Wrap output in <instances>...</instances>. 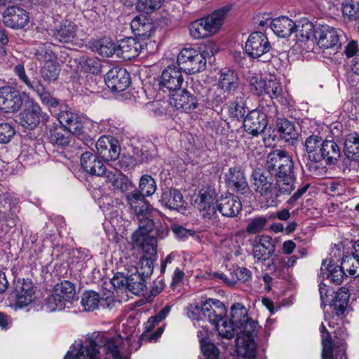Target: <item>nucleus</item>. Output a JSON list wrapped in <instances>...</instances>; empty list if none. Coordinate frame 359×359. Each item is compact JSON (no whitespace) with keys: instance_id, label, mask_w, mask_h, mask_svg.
I'll return each mask as SVG.
<instances>
[{"instance_id":"1","label":"nucleus","mask_w":359,"mask_h":359,"mask_svg":"<svg viewBox=\"0 0 359 359\" xmlns=\"http://www.w3.org/2000/svg\"><path fill=\"white\" fill-rule=\"evenodd\" d=\"M304 150L311 163L325 161L327 164H334L341 156L337 144L332 140H323L322 137L311 135L304 141Z\"/></svg>"},{"instance_id":"2","label":"nucleus","mask_w":359,"mask_h":359,"mask_svg":"<svg viewBox=\"0 0 359 359\" xmlns=\"http://www.w3.org/2000/svg\"><path fill=\"white\" fill-rule=\"evenodd\" d=\"M266 167L276 180H281L290 190L294 189L293 161L286 151L277 149L271 152L267 156Z\"/></svg>"},{"instance_id":"3","label":"nucleus","mask_w":359,"mask_h":359,"mask_svg":"<svg viewBox=\"0 0 359 359\" xmlns=\"http://www.w3.org/2000/svg\"><path fill=\"white\" fill-rule=\"evenodd\" d=\"M251 178L252 189L267 201L273 202L280 196L290 194L292 191L281 180H276L274 182L269 173L259 169L252 171Z\"/></svg>"},{"instance_id":"4","label":"nucleus","mask_w":359,"mask_h":359,"mask_svg":"<svg viewBox=\"0 0 359 359\" xmlns=\"http://www.w3.org/2000/svg\"><path fill=\"white\" fill-rule=\"evenodd\" d=\"M214 55L212 46H200L183 48L177 57V62L182 65L184 70L189 74H194L205 69L207 58Z\"/></svg>"},{"instance_id":"5","label":"nucleus","mask_w":359,"mask_h":359,"mask_svg":"<svg viewBox=\"0 0 359 359\" xmlns=\"http://www.w3.org/2000/svg\"><path fill=\"white\" fill-rule=\"evenodd\" d=\"M217 194L210 187L199 190L194 199V207L199 211L201 216L205 222L214 224L217 222V212L216 200Z\"/></svg>"},{"instance_id":"6","label":"nucleus","mask_w":359,"mask_h":359,"mask_svg":"<svg viewBox=\"0 0 359 359\" xmlns=\"http://www.w3.org/2000/svg\"><path fill=\"white\" fill-rule=\"evenodd\" d=\"M100 61L95 57H81L77 62L76 72L79 74L81 83L86 86L88 90H97V77L101 72Z\"/></svg>"},{"instance_id":"7","label":"nucleus","mask_w":359,"mask_h":359,"mask_svg":"<svg viewBox=\"0 0 359 359\" xmlns=\"http://www.w3.org/2000/svg\"><path fill=\"white\" fill-rule=\"evenodd\" d=\"M316 41L317 45H357L354 40L348 41L344 32L327 25H318L316 30Z\"/></svg>"},{"instance_id":"8","label":"nucleus","mask_w":359,"mask_h":359,"mask_svg":"<svg viewBox=\"0 0 359 359\" xmlns=\"http://www.w3.org/2000/svg\"><path fill=\"white\" fill-rule=\"evenodd\" d=\"M29 99L26 93H21L10 86L0 88V110L6 113L18 111Z\"/></svg>"},{"instance_id":"9","label":"nucleus","mask_w":359,"mask_h":359,"mask_svg":"<svg viewBox=\"0 0 359 359\" xmlns=\"http://www.w3.org/2000/svg\"><path fill=\"white\" fill-rule=\"evenodd\" d=\"M75 294V287L71 282L64 280L57 283L51 296L48 298V304L50 310L62 309L66 302L73 300Z\"/></svg>"},{"instance_id":"10","label":"nucleus","mask_w":359,"mask_h":359,"mask_svg":"<svg viewBox=\"0 0 359 359\" xmlns=\"http://www.w3.org/2000/svg\"><path fill=\"white\" fill-rule=\"evenodd\" d=\"M9 298L20 308L29 305L36 298L32 282L25 279L15 280L13 290L10 294Z\"/></svg>"},{"instance_id":"11","label":"nucleus","mask_w":359,"mask_h":359,"mask_svg":"<svg viewBox=\"0 0 359 359\" xmlns=\"http://www.w3.org/2000/svg\"><path fill=\"white\" fill-rule=\"evenodd\" d=\"M104 82L112 91L122 92L130 86V77L125 68L114 67L106 74Z\"/></svg>"},{"instance_id":"12","label":"nucleus","mask_w":359,"mask_h":359,"mask_svg":"<svg viewBox=\"0 0 359 359\" xmlns=\"http://www.w3.org/2000/svg\"><path fill=\"white\" fill-rule=\"evenodd\" d=\"M2 17L4 25L13 29L23 28L27 25L29 19L27 12L16 6H8L4 11Z\"/></svg>"},{"instance_id":"13","label":"nucleus","mask_w":359,"mask_h":359,"mask_svg":"<svg viewBox=\"0 0 359 359\" xmlns=\"http://www.w3.org/2000/svg\"><path fill=\"white\" fill-rule=\"evenodd\" d=\"M25 107L24 110L19 114V122L25 128L34 129L40 122L41 109L29 98L25 102Z\"/></svg>"},{"instance_id":"14","label":"nucleus","mask_w":359,"mask_h":359,"mask_svg":"<svg viewBox=\"0 0 359 359\" xmlns=\"http://www.w3.org/2000/svg\"><path fill=\"white\" fill-rule=\"evenodd\" d=\"M322 344H323V359H334V355L336 359H347L345 354L346 344L344 342H340L339 344H332L328 332L325 326L321 325Z\"/></svg>"},{"instance_id":"15","label":"nucleus","mask_w":359,"mask_h":359,"mask_svg":"<svg viewBox=\"0 0 359 359\" xmlns=\"http://www.w3.org/2000/svg\"><path fill=\"white\" fill-rule=\"evenodd\" d=\"M268 124L266 114L259 110H252L243 120V126L247 133L254 136L263 133Z\"/></svg>"},{"instance_id":"16","label":"nucleus","mask_w":359,"mask_h":359,"mask_svg":"<svg viewBox=\"0 0 359 359\" xmlns=\"http://www.w3.org/2000/svg\"><path fill=\"white\" fill-rule=\"evenodd\" d=\"M83 118L72 110H62L57 114V120L72 134L81 135L83 133Z\"/></svg>"},{"instance_id":"17","label":"nucleus","mask_w":359,"mask_h":359,"mask_svg":"<svg viewBox=\"0 0 359 359\" xmlns=\"http://www.w3.org/2000/svg\"><path fill=\"white\" fill-rule=\"evenodd\" d=\"M99 156L106 161L116 160L120 154V147L116 140L111 137L102 136L96 142Z\"/></svg>"},{"instance_id":"18","label":"nucleus","mask_w":359,"mask_h":359,"mask_svg":"<svg viewBox=\"0 0 359 359\" xmlns=\"http://www.w3.org/2000/svg\"><path fill=\"white\" fill-rule=\"evenodd\" d=\"M226 314L224 304L218 299H209L202 304V316L212 325L222 320Z\"/></svg>"},{"instance_id":"19","label":"nucleus","mask_w":359,"mask_h":359,"mask_svg":"<svg viewBox=\"0 0 359 359\" xmlns=\"http://www.w3.org/2000/svg\"><path fill=\"white\" fill-rule=\"evenodd\" d=\"M316 27L307 18L298 20L295 22V28L293 32L295 34L296 41L304 43H315Z\"/></svg>"},{"instance_id":"20","label":"nucleus","mask_w":359,"mask_h":359,"mask_svg":"<svg viewBox=\"0 0 359 359\" xmlns=\"http://www.w3.org/2000/svg\"><path fill=\"white\" fill-rule=\"evenodd\" d=\"M226 182L230 189L237 193L243 194L249 190L244 171L240 168L233 167L229 170Z\"/></svg>"},{"instance_id":"21","label":"nucleus","mask_w":359,"mask_h":359,"mask_svg":"<svg viewBox=\"0 0 359 359\" xmlns=\"http://www.w3.org/2000/svg\"><path fill=\"white\" fill-rule=\"evenodd\" d=\"M253 255L258 260L269 259L275 251V245L270 236H261L256 238L252 243Z\"/></svg>"},{"instance_id":"22","label":"nucleus","mask_w":359,"mask_h":359,"mask_svg":"<svg viewBox=\"0 0 359 359\" xmlns=\"http://www.w3.org/2000/svg\"><path fill=\"white\" fill-rule=\"evenodd\" d=\"M217 210L224 217H236L242 210V204L238 196L229 194L221 196L217 201Z\"/></svg>"},{"instance_id":"23","label":"nucleus","mask_w":359,"mask_h":359,"mask_svg":"<svg viewBox=\"0 0 359 359\" xmlns=\"http://www.w3.org/2000/svg\"><path fill=\"white\" fill-rule=\"evenodd\" d=\"M229 11V6H224L212 12L207 16L202 18L205 24V27H206L211 36L220 30L224 24V19Z\"/></svg>"},{"instance_id":"24","label":"nucleus","mask_w":359,"mask_h":359,"mask_svg":"<svg viewBox=\"0 0 359 359\" xmlns=\"http://www.w3.org/2000/svg\"><path fill=\"white\" fill-rule=\"evenodd\" d=\"M218 87L229 95L237 94V92L240 91L237 73L229 69H222L219 78Z\"/></svg>"},{"instance_id":"25","label":"nucleus","mask_w":359,"mask_h":359,"mask_svg":"<svg viewBox=\"0 0 359 359\" xmlns=\"http://www.w3.org/2000/svg\"><path fill=\"white\" fill-rule=\"evenodd\" d=\"M184 81L182 74L177 67H168L162 73L161 85L169 90H180Z\"/></svg>"},{"instance_id":"26","label":"nucleus","mask_w":359,"mask_h":359,"mask_svg":"<svg viewBox=\"0 0 359 359\" xmlns=\"http://www.w3.org/2000/svg\"><path fill=\"white\" fill-rule=\"evenodd\" d=\"M320 272L323 278L329 279L336 285L342 283L345 275V271L341 265H334L332 261L328 259L323 260Z\"/></svg>"},{"instance_id":"27","label":"nucleus","mask_w":359,"mask_h":359,"mask_svg":"<svg viewBox=\"0 0 359 359\" xmlns=\"http://www.w3.org/2000/svg\"><path fill=\"white\" fill-rule=\"evenodd\" d=\"M81 165L86 172L93 175L104 176L106 172V168L102 162L90 152H85L81 155Z\"/></svg>"},{"instance_id":"28","label":"nucleus","mask_w":359,"mask_h":359,"mask_svg":"<svg viewBox=\"0 0 359 359\" xmlns=\"http://www.w3.org/2000/svg\"><path fill=\"white\" fill-rule=\"evenodd\" d=\"M172 101L177 109L185 112H189L198 107V100L187 90L173 95Z\"/></svg>"},{"instance_id":"29","label":"nucleus","mask_w":359,"mask_h":359,"mask_svg":"<svg viewBox=\"0 0 359 359\" xmlns=\"http://www.w3.org/2000/svg\"><path fill=\"white\" fill-rule=\"evenodd\" d=\"M344 53L348 57H353V64L346 73V79L351 86L359 81V48L358 46H346Z\"/></svg>"},{"instance_id":"30","label":"nucleus","mask_w":359,"mask_h":359,"mask_svg":"<svg viewBox=\"0 0 359 359\" xmlns=\"http://www.w3.org/2000/svg\"><path fill=\"white\" fill-rule=\"evenodd\" d=\"M294 28L295 22L285 16L273 19L271 22V29L280 38L288 37L294 32Z\"/></svg>"},{"instance_id":"31","label":"nucleus","mask_w":359,"mask_h":359,"mask_svg":"<svg viewBox=\"0 0 359 359\" xmlns=\"http://www.w3.org/2000/svg\"><path fill=\"white\" fill-rule=\"evenodd\" d=\"M128 203L129 204L131 210L137 217L147 214L149 210V204L138 190H135L126 195Z\"/></svg>"},{"instance_id":"32","label":"nucleus","mask_w":359,"mask_h":359,"mask_svg":"<svg viewBox=\"0 0 359 359\" xmlns=\"http://www.w3.org/2000/svg\"><path fill=\"white\" fill-rule=\"evenodd\" d=\"M92 50L97 53L102 57H110L114 53L120 55L124 60H131L138 56V52L135 50L133 54H127L126 52L130 46H91Z\"/></svg>"},{"instance_id":"33","label":"nucleus","mask_w":359,"mask_h":359,"mask_svg":"<svg viewBox=\"0 0 359 359\" xmlns=\"http://www.w3.org/2000/svg\"><path fill=\"white\" fill-rule=\"evenodd\" d=\"M79 349L73 359H102L100 346L95 339H90L83 344H79Z\"/></svg>"},{"instance_id":"34","label":"nucleus","mask_w":359,"mask_h":359,"mask_svg":"<svg viewBox=\"0 0 359 359\" xmlns=\"http://www.w3.org/2000/svg\"><path fill=\"white\" fill-rule=\"evenodd\" d=\"M76 32V25L68 20H62L54 32L55 38L60 43H69L75 36Z\"/></svg>"},{"instance_id":"35","label":"nucleus","mask_w":359,"mask_h":359,"mask_svg":"<svg viewBox=\"0 0 359 359\" xmlns=\"http://www.w3.org/2000/svg\"><path fill=\"white\" fill-rule=\"evenodd\" d=\"M161 203L170 210H177L184 205L182 194L177 189H170L162 193Z\"/></svg>"},{"instance_id":"36","label":"nucleus","mask_w":359,"mask_h":359,"mask_svg":"<svg viewBox=\"0 0 359 359\" xmlns=\"http://www.w3.org/2000/svg\"><path fill=\"white\" fill-rule=\"evenodd\" d=\"M71 133L62 126L52 128L49 132V141L62 148L68 147L71 142Z\"/></svg>"},{"instance_id":"37","label":"nucleus","mask_w":359,"mask_h":359,"mask_svg":"<svg viewBox=\"0 0 359 359\" xmlns=\"http://www.w3.org/2000/svg\"><path fill=\"white\" fill-rule=\"evenodd\" d=\"M332 298L328 304L336 311L337 316L341 315L344 313L349 299V294L348 290L345 287H341L336 292L332 293Z\"/></svg>"},{"instance_id":"38","label":"nucleus","mask_w":359,"mask_h":359,"mask_svg":"<svg viewBox=\"0 0 359 359\" xmlns=\"http://www.w3.org/2000/svg\"><path fill=\"white\" fill-rule=\"evenodd\" d=\"M344 153L348 158L359 161V135L356 133H349L344 141Z\"/></svg>"},{"instance_id":"39","label":"nucleus","mask_w":359,"mask_h":359,"mask_svg":"<svg viewBox=\"0 0 359 359\" xmlns=\"http://www.w3.org/2000/svg\"><path fill=\"white\" fill-rule=\"evenodd\" d=\"M237 352L238 355L247 359H255L256 356L255 340L244 337H238L237 339Z\"/></svg>"},{"instance_id":"40","label":"nucleus","mask_w":359,"mask_h":359,"mask_svg":"<svg viewBox=\"0 0 359 359\" xmlns=\"http://www.w3.org/2000/svg\"><path fill=\"white\" fill-rule=\"evenodd\" d=\"M104 175L105 176L106 181L111 183L115 189H119L123 192L128 190V187L130 185V182L121 172L118 170L107 171L106 170V172Z\"/></svg>"},{"instance_id":"41","label":"nucleus","mask_w":359,"mask_h":359,"mask_svg":"<svg viewBox=\"0 0 359 359\" xmlns=\"http://www.w3.org/2000/svg\"><path fill=\"white\" fill-rule=\"evenodd\" d=\"M146 215L147 214H144V215L137 217L139 222V228L132 236L133 241H140L142 240L143 236H148L154 229L155 226L154 222Z\"/></svg>"},{"instance_id":"42","label":"nucleus","mask_w":359,"mask_h":359,"mask_svg":"<svg viewBox=\"0 0 359 359\" xmlns=\"http://www.w3.org/2000/svg\"><path fill=\"white\" fill-rule=\"evenodd\" d=\"M245 54L252 59H259L263 62H269L273 57L270 46H244Z\"/></svg>"},{"instance_id":"43","label":"nucleus","mask_w":359,"mask_h":359,"mask_svg":"<svg viewBox=\"0 0 359 359\" xmlns=\"http://www.w3.org/2000/svg\"><path fill=\"white\" fill-rule=\"evenodd\" d=\"M234 95L236 100L229 104V113L231 117L238 119L243 118L246 112L244 103L245 95L242 91H238Z\"/></svg>"},{"instance_id":"44","label":"nucleus","mask_w":359,"mask_h":359,"mask_svg":"<svg viewBox=\"0 0 359 359\" xmlns=\"http://www.w3.org/2000/svg\"><path fill=\"white\" fill-rule=\"evenodd\" d=\"M241 330V335L239 337H244L245 338L253 339L257 334L260 327L258 323L248 317L243 322H242L238 327Z\"/></svg>"},{"instance_id":"45","label":"nucleus","mask_w":359,"mask_h":359,"mask_svg":"<svg viewBox=\"0 0 359 359\" xmlns=\"http://www.w3.org/2000/svg\"><path fill=\"white\" fill-rule=\"evenodd\" d=\"M146 288L145 278L139 272L128 276V290L135 294H140Z\"/></svg>"},{"instance_id":"46","label":"nucleus","mask_w":359,"mask_h":359,"mask_svg":"<svg viewBox=\"0 0 359 359\" xmlns=\"http://www.w3.org/2000/svg\"><path fill=\"white\" fill-rule=\"evenodd\" d=\"M154 317H151L148 321L144 324L145 332L141 335L140 340L144 342H151L156 341L162 334L163 328H158L157 331L154 333H150L151 330L158 323Z\"/></svg>"},{"instance_id":"47","label":"nucleus","mask_w":359,"mask_h":359,"mask_svg":"<svg viewBox=\"0 0 359 359\" xmlns=\"http://www.w3.org/2000/svg\"><path fill=\"white\" fill-rule=\"evenodd\" d=\"M190 35L195 39H202L210 37L202 18L190 23L189 26Z\"/></svg>"},{"instance_id":"48","label":"nucleus","mask_w":359,"mask_h":359,"mask_svg":"<svg viewBox=\"0 0 359 359\" xmlns=\"http://www.w3.org/2000/svg\"><path fill=\"white\" fill-rule=\"evenodd\" d=\"M277 128L280 136L286 140L296 139L297 133L294 124L287 119H280L277 122Z\"/></svg>"},{"instance_id":"49","label":"nucleus","mask_w":359,"mask_h":359,"mask_svg":"<svg viewBox=\"0 0 359 359\" xmlns=\"http://www.w3.org/2000/svg\"><path fill=\"white\" fill-rule=\"evenodd\" d=\"M230 317L231 321H232L237 327L248 317V311L242 304H234L231 308Z\"/></svg>"},{"instance_id":"50","label":"nucleus","mask_w":359,"mask_h":359,"mask_svg":"<svg viewBox=\"0 0 359 359\" xmlns=\"http://www.w3.org/2000/svg\"><path fill=\"white\" fill-rule=\"evenodd\" d=\"M100 297L93 291L85 292L82 296L81 304L86 311H93L98 308Z\"/></svg>"},{"instance_id":"51","label":"nucleus","mask_w":359,"mask_h":359,"mask_svg":"<svg viewBox=\"0 0 359 359\" xmlns=\"http://www.w3.org/2000/svg\"><path fill=\"white\" fill-rule=\"evenodd\" d=\"M139 188V191L144 196H150L156 191V181L150 175H143L140 179Z\"/></svg>"},{"instance_id":"52","label":"nucleus","mask_w":359,"mask_h":359,"mask_svg":"<svg viewBox=\"0 0 359 359\" xmlns=\"http://www.w3.org/2000/svg\"><path fill=\"white\" fill-rule=\"evenodd\" d=\"M137 245L141 246L144 252L149 256L156 254L157 240L154 236H143L142 240L133 241Z\"/></svg>"},{"instance_id":"53","label":"nucleus","mask_w":359,"mask_h":359,"mask_svg":"<svg viewBox=\"0 0 359 359\" xmlns=\"http://www.w3.org/2000/svg\"><path fill=\"white\" fill-rule=\"evenodd\" d=\"M163 2L164 0H137L136 8L139 11L149 14L159 9Z\"/></svg>"},{"instance_id":"54","label":"nucleus","mask_w":359,"mask_h":359,"mask_svg":"<svg viewBox=\"0 0 359 359\" xmlns=\"http://www.w3.org/2000/svg\"><path fill=\"white\" fill-rule=\"evenodd\" d=\"M213 325L222 337L231 339L233 337L235 327H236L232 321L227 322L224 318H222V320H219L217 323Z\"/></svg>"},{"instance_id":"55","label":"nucleus","mask_w":359,"mask_h":359,"mask_svg":"<svg viewBox=\"0 0 359 359\" xmlns=\"http://www.w3.org/2000/svg\"><path fill=\"white\" fill-rule=\"evenodd\" d=\"M341 11L345 18L355 20L359 18V5L352 0H346L342 3Z\"/></svg>"},{"instance_id":"56","label":"nucleus","mask_w":359,"mask_h":359,"mask_svg":"<svg viewBox=\"0 0 359 359\" xmlns=\"http://www.w3.org/2000/svg\"><path fill=\"white\" fill-rule=\"evenodd\" d=\"M120 339H108L105 341L104 350L107 354H110L113 359H128L121 353L119 350Z\"/></svg>"},{"instance_id":"57","label":"nucleus","mask_w":359,"mask_h":359,"mask_svg":"<svg viewBox=\"0 0 359 359\" xmlns=\"http://www.w3.org/2000/svg\"><path fill=\"white\" fill-rule=\"evenodd\" d=\"M268 219L265 216H259L249 219L246 231L250 234H256L262 231L266 224Z\"/></svg>"},{"instance_id":"58","label":"nucleus","mask_w":359,"mask_h":359,"mask_svg":"<svg viewBox=\"0 0 359 359\" xmlns=\"http://www.w3.org/2000/svg\"><path fill=\"white\" fill-rule=\"evenodd\" d=\"M59 65L55 62H46L41 69L42 77L48 81L56 80L60 73Z\"/></svg>"},{"instance_id":"59","label":"nucleus","mask_w":359,"mask_h":359,"mask_svg":"<svg viewBox=\"0 0 359 359\" xmlns=\"http://www.w3.org/2000/svg\"><path fill=\"white\" fill-rule=\"evenodd\" d=\"M264 93L268 95L271 99H277L282 95L283 89L279 81L269 79L266 81Z\"/></svg>"},{"instance_id":"60","label":"nucleus","mask_w":359,"mask_h":359,"mask_svg":"<svg viewBox=\"0 0 359 359\" xmlns=\"http://www.w3.org/2000/svg\"><path fill=\"white\" fill-rule=\"evenodd\" d=\"M341 265L342 269L348 272L349 275L355 277L359 276V261L353 256L348 255L343 257Z\"/></svg>"},{"instance_id":"61","label":"nucleus","mask_w":359,"mask_h":359,"mask_svg":"<svg viewBox=\"0 0 359 359\" xmlns=\"http://www.w3.org/2000/svg\"><path fill=\"white\" fill-rule=\"evenodd\" d=\"M153 29V25L149 22L143 25L140 29L137 30L133 34L134 37H130L128 39V42L130 43L133 41L134 43H140L141 41H144L148 39L151 35V32Z\"/></svg>"},{"instance_id":"62","label":"nucleus","mask_w":359,"mask_h":359,"mask_svg":"<svg viewBox=\"0 0 359 359\" xmlns=\"http://www.w3.org/2000/svg\"><path fill=\"white\" fill-rule=\"evenodd\" d=\"M201 348L205 359H218L219 351L215 345L211 342L201 340Z\"/></svg>"},{"instance_id":"63","label":"nucleus","mask_w":359,"mask_h":359,"mask_svg":"<svg viewBox=\"0 0 359 359\" xmlns=\"http://www.w3.org/2000/svg\"><path fill=\"white\" fill-rule=\"evenodd\" d=\"M245 45H269V41L264 33L254 32L249 35Z\"/></svg>"},{"instance_id":"64","label":"nucleus","mask_w":359,"mask_h":359,"mask_svg":"<svg viewBox=\"0 0 359 359\" xmlns=\"http://www.w3.org/2000/svg\"><path fill=\"white\" fill-rule=\"evenodd\" d=\"M15 133V130L11 124L8 123H0V143L8 142Z\"/></svg>"}]
</instances>
